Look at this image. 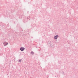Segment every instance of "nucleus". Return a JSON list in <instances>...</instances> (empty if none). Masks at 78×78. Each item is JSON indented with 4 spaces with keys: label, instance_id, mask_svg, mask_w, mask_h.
Returning a JSON list of instances; mask_svg holds the SVG:
<instances>
[{
    "label": "nucleus",
    "instance_id": "5",
    "mask_svg": "<svg viewBox=\"0 0 78 78\" xmlns=\"http://www.w3.org/2000/svg\"><path fill=\"white\" fill-rule=\"evenodd\" d=\"M31 55H34V52H33V51H31Z\"/></svg>",
    "mask_w": 78,
    "mask_h": 78
},
{
    "label": "nucleus",
    "instance_id": "4",
    "mask_svg": "<svg viewBox=\"0 0 78 78\" xmlns=\"http://www.w3.org/2000/svg\"><path fill=\"white\" fill-rule=\"evenodd\" d=\"M3 44H4V46H5V45H8V43L6 42H4Z\"/></svg>",
    "mask_w": 78,
    "mask_h": 78
},
{
    "label": "nucleus",
    "instance_id": "8",
    "mask_svg": "<svg viewBox=\"0 0 78 78\" xmlns=\"http://www.w3.org/2000/svg\"><path fill=\"white\" fill-rule=\"evenodd\" d=\"M63 75H65V74H64V73L63 72L62 73Z\"/></svg>",
    "mask_w": 78,
    "mask_h": 78
},
{
    "label": "nucleus",
    "instance_id": "6",
    "mask_svg": "<svg viewBox=\"0 0 78 78\" xmlns=\"http://www.w3.org/2000/svg\"><path fill=\"white\" fill-rule=\"evenodd\" d=\"M22 59H19L18 62H21Z\"/></svg>",
    "mask_w": 78,
    "mask_h": 78
},
{
    "label": "nucleus",
    "instance_id": "1",
    "mask_svg": "<svg viewBox=\"0 0 78 78\" xmlns=\"http://www.w3.org/2000/svg\"><path fill=\"white\" fill-rule=\"evenodd\" d=\"M20 50H21V51H22L25 50V48L23 47H21L20 48Z\"/></svg>",
    "mask_w": 78,
    "mask_h": 78
},
{
    "label": "nucleus",
    "instance_id": "7",
    "mask_svg": "<svg viewBox=\"0 0 78 78\" xmlns=\"http://www.w3.org/2000/svg\"><path fill=\"white\" fill-rule=\"evenodd\" d=\"M30 19V17H27V19H29V20H30V19Z\"/></svg>",
    "mask_w": 78,
    "mask_h": 78
},
{
    "label": "nucleus",
    "instance_id": "2",
    "mask_svg": "<svg viewBox=\"0 0 78 78\" xmlns=\"http://www.w3.org/2000/svg\"><path fill=\"white\" fill-rule=\"evenodd\" d=\"M58 37H59V36H58V35L57 34L56 36H54V38L55 39H58Z\"/></svg>",
    "mask_w": 78,
    "mask_h": 78
},
{
    "label": "nucleus",
    "instance_id": "3",
    "mask_svg": "<svg viewBox=\"0 0 78 78\" xmlns=\"http://www.w3.org/2000/svg\"><path fill=\"white\" fill-rule=\"evenodd\" d=\"M48 45L49 47H51V42H48Z\"/></svg>",
    "mask_w": 78,
    "mask_h": 78
}]
</instances>
